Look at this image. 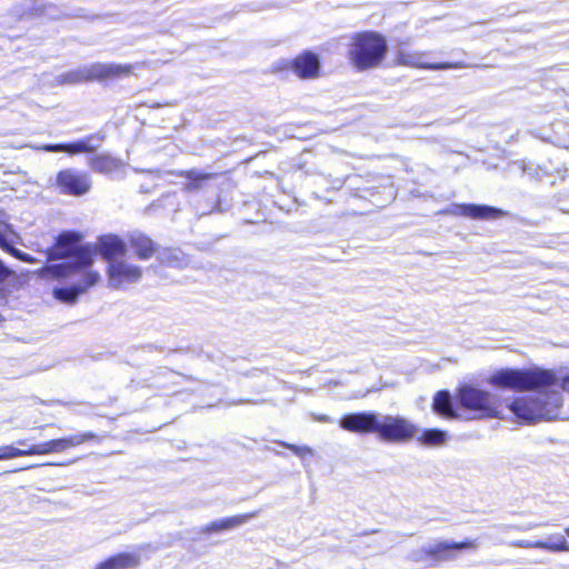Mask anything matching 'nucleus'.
<instances>
[{
    "instance_id": "nucleus-1",
    "label": "nucleus",
    "mask_w": 569,
    "mask_h": 569,
    "mask_svg": "<svg viewBox=\"0 0 569 569\" xmlns=\"http://www.w3.org/2000/svg\"><path fill=\"white\" fill-rule=\"evenodd\" d=\"M487 381L496 388L533 391L531 395L516 397L508 403V408L519 420L536 422L543 419H567L560 410L562 405L560 389L569 392V376L560 381L553 371L538 367L506 368L490 375Z\"/></svg>"
},
{
    "instance_id": "nucleus-2",
    "label": "nucleus",
    "mask_w": 569,
    "mask_h": 569,
    "mask_svg": "<svg viewBox=\"0 0 569 569\" xmlns=\"http://www.w3.org/2000/svg\"><path fill=\"white\" fill-rule=\"evenodd\" d=\"M80 240L81 236L73 231H66L58 236L56 243L46 251L47 260L70 258L71 261L47 266L41 270V276L53 278L70 277L80 268L90 266L97 250L108 261L109 266L111 261L122 259L127 253L124 241L114 234L100 237L97 248L91 244L78 246Z\"/></svg>"
},
{
    "instance_id": "nucleus-3",
    "label": "nucleus",
    "mask_w": 569,
    "mask_h": 569,
    "mask_svg": "<svg viewBox=\"0 0 569 569\" xmlns=\"http://www.w3.org/2000/svg\"><path fill=\"white\" fill-rule=\"evenodd\" d=\"M339 426L349 432L375 433L378 439L390 443H406L416 437L418 427L402 416L362 411L345 415Z\"/></svg>"
},
{
    "instance_id": "nucleus-4",
    "label": "nucleus",
    "mask_w": 569,
    "mask_h": 569,
    "mask_svg": "<svg viewBox=\"0 0 569 569\" xmlns=\"http://www.w3.org/2000/svg\"><path fill=\"white\" fill-rule=\"evenodd\" d=\"M386 39L376 32H362L352 38L348 52L349 60L358 70L378 67L387 53Z\"/></svg>"
},
{
    "instance_id": "nucleus-5",
    "label": "nucleus",
    "mask_w": 569,
    "mask_h": 569,
    "mask_svg": "<svg viewBox=\"0 0 569 569\" xmlns=\"http://www.w3.org/2000/svg\"><path fill=\"white\" fill-rule=\"evenodd\" d=\"M457 399L462 408L477 412L478 417L503 418V409L513 413L508 408V403L516 398L501 400L489 391L465 385L458 389Z\"/></svg>"
},
{
    "instance_id": "nucleus-6",
    "label": "nucleus",
    "mask_w": 569,
    "mask_h": 569,
    "mask_svg": "<svg viewBox=\"0 0 569 569\" xmlns=\"http://www.w3.org/2000/svg\"><path fill=\"white\" fill-rule=\"evenodd\" d=\"M132 64H120L114 62H96L59 74L57 77V82L59 84H77L80 82L93 80H116L129 77L132 73Z\"/></svg>"
},
{
    "instance_id": "nucleus-7",
    "label": "nucleus",
    "mask_w": 569,
    "mask_h": 569,
    "mask_svg": "<svg viewBox=\"0 0 569 569\" xmlns=\"http://www.w3.org/2000/svg\"><path fill=\"white\" fill-rule=\"evenodd\" d=\"M478 545L468 540L462 542L437 541L421 548L417 560L432 559L437 562L456 559L457 551L463 549H476Z\"/></svg>"
},
{
    "instance_id": "nucleus-8",
    "label": "nucleus",
    "mask_w": 569,
    "mask_h": 569,
    "mask_svg": "<svg viewBox=\"0 0 569 569\" xmlns=\"http://www.w3.org/2000/svg\"><path fill=\"white\" fill-rule=\"evenodd\" d=\"M57 186L62 193L82 196L89 192L92 186L89 173L76 169H66L58 173Z\"/></svg>"
},
{
    "instance_id": "nucleus-9",
    "label": "nucleus",
    "mask_w": 569,
    "mask_h": 569,
    "mask_svg": "<svg viewBox=\"0 0 569 569\" xmlns=\"http://www.w3.org/2000/svg\"><path fill=\"white\" fill-rule=\"evenodd\" d=\"M108 277L109 287L120 289L124 284L138 282L142 277V270L139 266L119 259L108 266Z\"/></svg>"
},
{
    "instance_id": "nucleus-10",
    "label": "nucleus",
    "mask_w": 569,
    "mask_h": 569,
    "mask_svg": "<svg viewBox=\"0 0 569 569\" xmlns=\"http://www.w3.org/2000/svg\"><path fill=\"white\" fill-rule=\"evenodd\" d=\"M427 52L399 50L396 60L397 63L401 66L431 70L458 69L462 67V64L458 62L430 63L427 61Z\"/></svg>"
},
{
    "instance_id": "nucleus-11",
    "label": "nucleus",
    "mask_w": 569,
    "mask_h": 569,
    "mask_svg": "<svg viewBox=\"0 0 569 569\" xmlns=\"http://www.w3.org/2000/svg\"><path fill=\"white\" fill-rule=\"evenodd\" d=\"M103 140V137L100 136H90L82 140L72 142V143H59V144H43V146H30L32 149L36 150H43L48 152H68L70 154H77L82 152H93L97 150L101 142Z\"/></svg>"
},
{
    "instance_id": "nucleus-12",
    "label": "nucleus",
    "mask_w": 569,
    "mask_h": 569,
    "mask_svg": "<svg viewBox=\"0 0 569 569\" xmlns=\"http://www.w3.org/2000/svg\"><path fill=\"white\" fill-rule=\"evenodd\" d=\"M100 279V274L94 271L86 272L82 281L70 288H57L53 290V296L66 303H74L78 297L83 293L88 288L94 286Z\"/></svg>"
},
{
    "instance_id": "nucleus-13",
    "label": "nucleus",
    "mask_w": 569,
    "mask_h": 569,
    "mask_svg": "<svg viewBox=\"0 0 569 569\" xmlns=\"http://www.w3.org/2000/svg\"><path fill=\"white\" fill-rule=\"evenodd\" d=\"M448 214L465 216L473 219H496L502 216V211L495 207L480 204H453L443 211Z\"/></svg>"
},
{
    "instance_id": "nucleus-14",
    "label": "nucleus",
    "mask_w": 569,
    "mask_h": 569,
    "mask_svg": "<svg viewBox=\"0 0 569 569\" xmlns=\"http://www.w3.org/2000/svg\"><path fill=\"white\" fill-rule=\"evenodd\" d=\"M512 547L517 548H536L543 549L551 552H560L569 551V542L565 538V536L560 533L551 535L548 540H538V541H529V540H517L510 543Z\"/></svg>"
},
{
    "instance_id": "nucleus-15",
    "label": "nucleus",
    "mask_w": 569,
    "mask_h": 569,
    "mask_svg": "<svg viewBox=\"0 0 569 569\" xmlns=\"http://www.w3.org/2000/svg\"><path fill=\"white\" fill-rule=\"evenodd\" d=\"M179 177L187 181L182 184V191L187 193H196L206 187L207 181L216 178L218 173L202 172L198 169L183 170L178 173Z\"/></svg>"
},
{
    "instance_id": "nucleus-16",
    "label": "nucleus",
    "mask_w": 569,
    "mask_h": 569,
    "mask_svg": "<svg viewBox=\"0 0 569 569\" xmlns=\"http://www.w3.org/2000/svg\"><path fill=\"white\" fill-rule=\"evenodd\" d=\"M258 512H250L244 515H238L224 519H219L216 521H212L211 523L204 525L200 528V533H212V532H220L230 530L233 528H237L243 523H246L251 518L256 517Z\"/></svg>"
},
{
    "instance_id": "nucleus-17",
    "label": "nucleus",
    "mask_w": 569,
    "mask_h": 569,
    "mask_svg": "<svg viewBox=\"0 0 569 569\" xmlns=\"http://www.w3.org/2000/svg\"><path fill=\"white\" fill-rule=\"evenodd\" d=\"M292 68L298 77L309 79L318 76L320 63L316 54L306 52L295 59Z\"/></svg>"
},
{
    "instance_id": "nucleus-18",
    "label": "nucleus",
    "mask_w": 569,
    "mask_h": 569,
    "mask_svg": "<svg viewBox=\"0 0 569 569\" xmlns=\"http://www.w3.org/2000/svg\"><path fill=\"white\" fill-rule=\"evenodd\" d=\"M89 166L96 172L110 174L121 170L124 164L120 159H117L108 153H100L89 159Z\"/></svg>"
},
{
    "instance_id": "nucleus-19",
    "label": "nucleus",
    "mask_w": 569,
    "mask_h": 569,
    "mask_svg": "<svg viewBox=\"0 0 569 569\" xmlns=\"http://www.w3.org/2000/svg\"><path fill=\"white\" fill-rule=\"evenodd\" d=\"M139 565V556L136 553L123 552L108 558L97 565L96 569H130Z\"/></svg>"
},
{
    "instance_id": "nucleus-20",
    "label": "nucleus",
    "mask_w": 569,
    "mask_h": 569,
    "mask_svg": "<svg viewBox=\"0 0 569 569\" xmlns=\"http://www.w3.org/2000/svg\"><path fill=\"white\" fill-rule=\"evenodd\" d=\"M131 248L134 250L137 257L141 260H147L156 252L154 242L142 233L133 232L129 237Z\"/></svg>"
},
{
    "instance_id": "nucleus-21",
    "label": "nucleus",
    "mask_w": 569,
    "mask_h": 569,
    "mask_svg": "<svg viewBox=\"0 0 569 569\" xmlns=\"http://www.w3.org/2000/svg\"><path fill=\"white\" fill-rule=\"evenodd\" d=\"M97 436L93 432H83L72 435L67 438H60L51 440L53 452H62L69 448L77 447L86 441L96 439Z\"/></svg>"
},
{
    "instance_id": "nucleus-22",
    "label": "nucleus",
    "mask_w": 569,
    "mask_h": 569,
    "mask_svg": "<svg viewBox=\"0 0 569 569\" xmlns=\"http://www.w3.org/2000/svg\"><path fill=\"white\" fill-rule=\"evenodd\" d=\"M432 408L435 412L438 415H441L447 418H455L457 417L453 408H452V400L451 396L448 391H438L433 398V405Z\"/></svg>"
},
{
    "instance_id": "nucleus-23",
    "label": "nucleus",
    "mask_w": 569,
    "mask_h": 569,
    "mask_svg": "<svg viewBox=\"0 0 569 569\" xmlns=\"http://www.w3.org/2000/svg\"><path fill=\"white\" fill-rule=\"evenodd\" d=\"M413 439H417V441L423 446H442L446 443L448 435L440 429H426L420 433V429L418 428V432Z\"/></svg>"
},
{
    "instance_id": "nucleus-24",
    "label": "nucleus",
    "mask_w": 569,
    "mask_h": 569,
    "mask_svg": "<svg viewBox=\"0 0 569 569\" xmlns=\"http://www.w3.org/2000/svg\"><path fill=\"white\" fill-rule=\"evenodd\" d=\"M12 237H13V232L11 230H9L8 227H6V229L3 231L0 230V247L3 250L10 252L13 257L18 258L21 261L33 262L34 260L30 254L22 252L18 249H14L11 246Z\"/></svg>"
},
{
    "instance_id": "nucleus-25",
    "label": "nucleus",
    "mask_w": 569,
    "mask_h": 569,
    "mask_svg": "<svg viewBox=\"0 0 569 569\" xmlns=\"http://www.w3.org/2000/svg\"><path fill=\"white\" fill-rule=\"evenodd\" d=\"M53 453L52 442L47 441L38 445H32L29 449L26 450V456L33 455H48Z\"/></svg>"
},
{
    "instance_id": "nucleus-26",
    "label": "nucleus",
    "mask_w": 569,
    "mask_h": 569,
    "mask_svg": "<svg viewBox=\"0 0 569 569\" xmlns=\"http://www.w3.org/2000/svg\"><path fill=\"white\" fill-rule=\"evenodd\" d=\"M26 456L24 449H18L12 446L0 447V460L13 459Z\"/></svg>"
},
{
    "instance_id": "nucleus-27",
    "label": "nucleus",
    "mask_w": 569,
    "mask_h": 569,
    "mask_svg": "<svg viewBox=\"0 0 569 569\" xmlns=\"http://www.w3.org/2000/svg\"><path fill=\"white\" fill-rule=\"evenodd\" d=\"M278 443L287 449H290L295 455H297L301 458H303L307 455H309V456L313 455V450L308 446H296V445L287 443L283 441H279Z\"/></svg>"
},
{
    "instance_id": "nucleus-28",
    "label": "nucleus",
    "mask_w": 569,
    "mask_h": 569,
    "mask_svg": "<svg viewBox=\"0 0 569 569\" xmlns=\"http://www.w3.org/2000/svg\"><path fill=\"white\" fill-rule=\"evenodd\" d=\"M180 253L178 250H167L160 254V260L169 266H178Z\"/></svg>"
},
{
    "instance_id": "nucleus-29",
    "label": "nucleus",
    "mask_w": 569,
    "mask_h": 569,
    "mask_svg": "<svg viewBox=\"0 0 569 569\" xmlns=\"http://www.w3.org/2000/svg\"><path fill=\"white\" fill-rule=\"evenodd\" d=\"M537 527H538L537 523H528L526 526H515V525H500V526H498V528L501 531H508L510 529H515V530H518V531H527V530H532V529H535Z\"/></svg>"
},
{
    "instance_id": "nucleus-30",
    "label": "nucleus",
    "mask_w": 569,
    "mask_h": 569,
    "mask_svg": "<svg viewBox=\"0 0 569 569\" xmlns=\"http://www.w3.org/2000/svg\"><path fill=\"white\" fill-rule=\"evenodd\" d=\"M312 418L313 420L318 421V422H323V423H327V422H331L332 419L327 416V415H312Z\"/></svg>"
},
{
    "instance_id": "nucleus-31",
    "label": "nucleus",
    "mask_w": 569,
    "mask_h": 569,
    "mask_svg": "<svg viewBox=\"0 0 569 569\" xmlns=\"http://www.w3.org/2000/svg\"><path fill=\"white\" fill-rule=\"evenodd\" d=\"M10 274V271L3 263L0 261V283Z\"/></svg>"
},
{
    "instance_id": "nucleus-32",
    "label": "nucleus",
    "mask_w": 569,
    "mask_h": 569,
    "mask_svg": "<svg viewBox=\"0 0 569 569\" xmlns=\"http://www.w3.org/2000/svg\"><path fill=\"white\" fill-rule=\"evenodd\" d=\"M242 403H256L254 401H250V400H239L237 402H233V405H242Z\"/></svg>"
},
{
    "instance_id": "nucleus-33",
    "label": "nucleus",
    "mask_w": 569,
    "mask_h": 569,
    "mask_svg": "<svg viewBox=\"0 0 569 569\" xmlns=\"http://www.w3.org/2000/svg\"><path fill=\"white\" fill-rule=\"evenodd\" d=\"M26 440L24 439H21V440H18L17 443L20 445V446H24L26 445Z\"/></svg>"
},
{
    "instance_id": "nucleus-34",
    "label": "nucleus",
    "mask_w": 569,
    "mask_h": 569,
    "mask_svg": "<svg viewBox=\"0 0 569 569\" xmlns=\"http://www.w3.org/2000/svg\"><path fill=\"white\" fill-rule=\"evenodd\" d=\"M565 532H566V535H568V536H569V528H566V529H565Z\"/></svg>"
}]
</instances>
